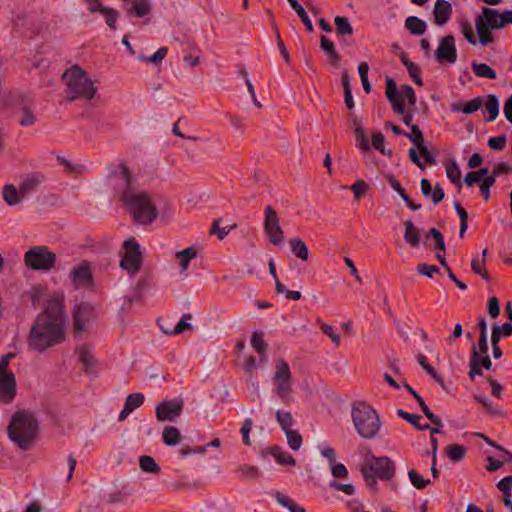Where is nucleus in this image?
<instances>
[{
    "instance_id": "nucleus-39",
    "label": "nucleus",
    "mask_w": 512,
    "mask_h": 512,
    "mask_svg": "<svg viewBox=\"0 0 512 512\" xmlns=\"http://www.w3.org/2000/svg\"><path fill=\"white\" fill-rule=\"evenodd\" d=\"M334 23L336 26L335 34L337 38L352 34V25L350 24L348 18L343 16H336L334 18Z\"/></svg>"
},
{
    "instance_id": "nucleus-41",
    "label": "nucleus",
    "mask_w": 512,
    "mask_h": 512,
    "mask_svg": "<svg viewBox=\"0 0 512 512\" xmlns=\"http://www.w3.org/2000/svg\"><path fill=\"white\" fill-rule=\"evenodd\" d=\"M2 194L3 199L10 206L18 204L23 198L21 196L20 190H17L13 185L4 186Z\"/></svg>"
},
{
    "instance_id": "nucleus-14",
    "label": "nucleus",
    "mask_w": 512,
    "mask_h": 512,
    "mask_svg": "<svg viewBox=\"0 0 512 512\" xmlns=\"http://www.w3.org/2000/svg\"><path fill=\"white\" fill-rule=\"evenodd\" d=\"M94 318V308L88 303H80L73 311L74 332L76 336L82 334Z\"/></svg>"
},
{
    "instance_id": "nucleus-60",
    "label": "nucleus",
    "mask_w": 512,
    "mask_h": 512,
    "mask_svg": "<svg viewBox=\"0 0 512 512\" xmlns=\"http://www.w3.org/2000/svg\"><path fill=\"white\" fill-rule=\"evenodd\" d=\"M399 97H403V100L406 99L412 106H414L417 101L414 89L408 84L401 85Z\"/></svg>"
},
{
    "instance_id": "nucleus-17",
    "label": "nucleus",
    "mask_w": 512,
    "mask_h": 512,
    "mask_svg": "<svg viewBox=\"0 0 512 512\" xmlns=\"http://www.w3.org/2000/svg\"><path fill=\"white\" fill-rule=\"evenodd\" d=\"M16 395V379L13 373L0 375V401L10 403Z\"/></svg>"
},
{
    "instance_id": "nucleus-2",
    "label": "nucleus",
    "mask_w": 512,
    "mask_h": 512,
    "mask_svg": "<svg viewBox=\"0 0 512 512\" xmlns=\"http://www.w3.org/2000/svg\"><path fill=\"white\" fill-rule=\"evenodd\" d=\"M113 176L123 186L120 191V201L132 218L142 225L152 223L158 216L157 208L148 193L135 187L127 166L123 163L119 164Z\"/></svg>"
},
{
    "instance_id": "nucleus-1",
    "label": "nucleus",
    "mask_w": 512,
    "mask_h": 512,
    "mask_svg": "<svg viewBox=\"0 0 512 512\" xmlns=\"http://www.w3.org/2000/svg\"><path fill=\"white\" fill-rule=\"evenodd\" d=\"M64 299L60 295L51 297L33 323L29 336L28 347L39 353L61 343L65 338Z\"/></svg>"
},
{
    "instance_id": "nucleus-26",
    "label": "nucleus",
    "mask_w": 512,
    "mask_h": 512,
    "mask_svg": "<svg viewBox=\"0 0 512 512\" xmlns=\"http://www.w3.org/2000/svg\"><path fill=\"white\" fill-rule=\"evenodd\" d=\"M90 12H100L104 17L106 24L112 29L116 30V21L119 17L117 10L103 5H92L89 7Z\"/></svg>"
},
{
    "instance_id": "nucleus-45",
    "label": "nucleus",
    "mask_w": 512,
    "mask_h": 512,
    "mask_svg": "<svg viewBox=\"0 0 512 512\" xmlns=\"http://www.w3.org/2000/svg\"><path fill=\"white\" fill-rule=\"evenodd\" d=\"M354 136L356 140V145L360 149L361 152L366 153L370 152L371 148L368 142L367 135L361 126H356L354 128Z\"/></svg>"
},
{
    "instance_id": "nucleus-24",
    "label": "nucleus",
    "mask_w": 512,
    "mask_h": 512,
    "mask_svg": "<svg viewBox=\"0 0 512 512\" xmlns=\"http://www.w3.org/2000/svg\"><path fill=\"white\" fill-rule=\"evenodd\" d=\"M15 115L18 118V123L22 127L32 126L37 118L30 109L27 100H23L19 107L15 110Z\"/></svg>"
},
{
    "instance_id": "nucleus-46",
    "label": "nucleus",
    "mask_w": 512,
    "mask_h": 512,
    "mask_svg": "<svg viewBox=\"0 0 512 512\" xmlns=\"http://www.w3.org/2000/svg\"><path fill=\"white\" fill-rule=\"evenodd\" d=\"M372 146L375 150L379 151L382 155L391 157L393 151L391 149H386L384 146L385 137L381 132H376L372 134L371 137Z\"/></svg>"
},
{
    "instance_id": "nucleus-64",
    "label": "nucleus",
    "mask_w": 512,
    "mask_h": 512,
    "mask_svg": "<svg viewBox=\"0 0 512 512\" xmlns=\"http://www.w3.org/2000/svg\"><path fill=\"white\" fill-rule=\"evenodd\" d=\"M416 270L419 274L426 276L428 278H433V275L435 273H440V270L436 265H431L427 263L418 264Z\"/></svg>"
},
{
    "instance_id": "nucleus-49",
    "label": "nucleus",
    "mask_w": 512,
    "mask_h": 512,
    "mask_svg": "<svg viewBox=\"0 0 512 512\" xmlns=\"http://www.w3.org/2000/svg\"><path fill=\"white\" fill-rule=\"evenodd\" d=\"M277 422L279 423L282 430L285 432L291 430L294 425V419L290 412L284 410H277L275 413Z\"/></svg>"
},
{
    "instance_id": "nucleus-56",
    "label": "nucleus",
    "mask_w": 512,
    "mask_h": 512,
    "mask_svg": "<svg viewBox=\"0 0 512 512\" xmlns=\"http://www.w3.org/2000/svg\"><path fill=\"white\" fill-rule=\"evenodd\" d=\"M404 135L416 146V148L425 144L423 132L420 130L419 126H417V125H412L411 133L407 134L405 132Z\"/></svg>"
},
{
    "instance_id": "nucleus-19",
    "label": "nucleus",
    "mask_w": 512,
    "mask_h": 512,
    "mask_svg": "<svg viewBox=\"0 0 512 512\" xmlns=\"http://www.w3.org/2000/svg\"><path fill=\"white\" fill-rule=\"evenodd\" d=\"M484 104V96H478L470 101L458 100L450 105L452 112H462L464 114H473L478 111Z\"/></svg>"
},
{
    "instance_id": "nucleus-63",
    "label": "nucleus",
    "mask_w": 512,
    "mask_h": 512,
    "mask_svg": "<svg viewBox=\"0 0 512 512\" xmlns=\"http://www.w3.org/2000/svg\"><path fill=\"white\" fill-rule=\"evenodd\" d=\"M385 94H386V98H387L388 101H392L395 98H398L399 94H400V91H398L396 82L394 81V79H392L390 77L386 78V91H385Z\"/></svg>"
},
{
    "instance_id": "nucleus-43",
    "label": "nucleus",
    "mask_w": 512,
    "mask_h": 512,
    "mask_svg": "<svg viewBox=\"0 0 512 512\" xmlns=\"http://www.w3.org/2000/svg\"><path fill=\"white\" fill-rule=\"evenodd\" d=\"M139 466L143 472L158 474L161 469L153 457L144 455L139 458Z\"/></svg>"
},
{
    "instance_id": "nucleus-30",
    "label": "nucleus",
    "mask_w": 512,
    "mask_h": 512,
    "mask_svg": "<svg viewBox=\"0 0 512 512\" xmlns=\"http://www.w3.org/2000/svg\"><path fill=\"white\" fill-rule=\"evenodd\" d=\"M471 67L477 77L491 80L497 78V72L486 63L472 62Z\"/></svg>"
},
{
    "instance_id": "nucleus-22",
    "label": "nucleus",
    "mask_w": 512,
    "mask_h": 512,
    "mask_svg": "<svg viewBox=\"0 0 512 512\" xmlns=\"http://www.w3.org/2000/svg\"><path fill=\"white\" fill-rule=\"evenodd\" d=\"M129 14L136 17H144L151 12L149 0H123Z\"/></svg>"
},
{
    "instance_id": "nucleus-32",
    "label": "nucleus",
    "mask_w": 512,
    "mask_h": 512,
    "mask_svg": "<svg viewBox=\"0 0 512 512\" xmlns=\"http://www.w3.org/2000/svg\"><path fill=\"white\" fill-rule=\"evenodd\" d=\"M430 238L434 241V250L438 252L445 253L446 244L444 241V236L440 230L436 228H431L425 235V240L428 241Z\"/></svg>"
},
{
    "instance_id": "nucleus-50",
    "label": "nucleus",
    "mask_w": 512,
    "mask_h": 512,
    "mask_svg": "<svg viewBox=\"0 0 512 512\" xmlns=\"http://www.w3.org/2000/svg\"><path fill=\"white\" fill-rule=\"evenodd\" d=\"M446 176L459 189L462 187L461 170L455 161H452L451 165L447 167Z\"/></svg>"
},
{
    "instance_id": "nucleus-12",
    "label": "nucleus",
    "mask_w": 512,
    "mask_h": 512,
    "mask_svg": "<svg viewBox=\"0 0 512 512\" xmlns=\"http://www.w3.org/2000/svg\"><path fill=\"white\" fill-rule=\"evenodd\" d=\"M183 406L182 398L164 400L155 408L156 417L160 422H176L182 413Z\"/></svg>"
},
{
    "instance_id": "nucleus-27",
    "label": "nucleus",
    "mask_w": 512,
    "mask_h": 512,
    "mask_svg": "<svg viewBox=\"0 0 512 512\" xmlns=\"http://www.w3.org/2000/svg\"><path fill=\"white\" fill-rule=\"evenodd\" d=\"M483 106L488 114L486 120L488 122H493L499 115L500 102L498 97L495 94H490L486 98L484 97Z\"/></svg>"
},
{
    "instance_id": "nucleus-3",
    "label": "nucleus",
    "mask_w": 512,
    "mask_h": 512,
    "mask_svg": "<svg viewBox=\"0 0 512 512\" xmlns=\"http://www.w3.org/2000/svg\"><path fill=\"white\" fill-rule=\"evenodd\" d=\"M39 422L33 413L26 410L16 411L7 427L8 438L20 449L27 451L37 440Z\"/></svg>"
},
{
    "instance_id": "nucleus-40",
    "label": "nucleus",
    "mask_w": 512,
    "mask_h": 512,
    "mask_svg": "<svg viewBox=\"0 0 512 512\" xmlns=\"http://www.w3.org/2000/svg\"><path fill=\"white\" fill-rule=\"evenodd\" d=\"M251 346L259 354L260 359L263 360L267 348V344L264 341V335L261 331L253 332L251 336Z\"/></svg>"
},
{
    "instance_id": "nucleus-31",
    "label": "nucleus",
    "mask_w": 512,
    "mask_h": 512,
    "mask_svg": "<svg viewBox=\"0 0 512 512\" xmlns=\"http://www.w3.org/2000/svg\"><path fill=\"white\" fill-rule=\"evenodd\" d=\"M41 183V178L37 175H33L25 178L19 185L21 196L24 198L28 194L36 191L38 185Z\"/></svg>"
},
{
    "instance_id": "nucleus-9",
    "label": "nucleus",
    "mask_w": 512,
    "mask_h": 512,
    "mask_svg": "<svg viewBox=\"0 0 512 512\" xmlns=\"http://www.w3.org/2000/svg\"><path fill=\"white\" fill-rule=\"evenodd\" d=\"M475 24H481L487 30L502 29L507 24H512V10L500 13L497 9L483 7L482 13L475 20Z\"/></svg>"
},
{
    "instance_id": "nucleus-57",
    "label": "nucleus",
    "mask_w": 512,
    "mask_h": 512,
    "mask_svg": "<svg viewBox=\"0 0 512 512\" xmlns=\"http://www.w3.org/2000/svg\"><path fill=\"white\" fill-rule=\"evenodd\" d=\"M144 402V395L141 393H134L127 396L124 406L131 412L140 407Z\"/></svg>"
},
{
    "instance_id": "nucleus-48",
    "label": "nucleus",
    "mask_w": 512,
    "mask_h": 512,
    "mask_svg": "<svg viewBox=\"0 0 512 512\" xmlns=\"http://www.w3.org/2000/svg\"><path fill=\"white\" fill-rule=\"evenodd\" d=\"M196 255L197 252L193 247H187L184 250L177 252L176 257L180 259L182 272L187 270L190 260L194 259Z\"/></svg>"
},
{
    "instance_id": "nucleus-62",
    "label": "nucleus",
    "mask_w": 512,
    "mask_h": 512,
    "mask_svg": "<svg viewBox=\"0 0 512 512\" xmlns=\"http://www.w3.org/2000/svg\"><path fill=\"white\" fill-rule=\"evenodd\" d=\"M507 143V137L505 134L491 137L488 140V147L494 151H501L505 148Z\"/></svg>"
},
{
    "instance_id": "nucleus-18",
    "label": "nucleus",
    "mask_w": 512,
    "mask_h": 512,
    "mask_svg": "<svg viewBox=\"0 0 512 512\" xmlns=\"http://www.w3.org/2000/svg\"><path fill=\"white\" fill-rule=\"evenodd\" d=\"M320 48L327 57V64L338 69L341 67L342 56L336 50L335 45L327 37H320Z\"/></svg>"
},
{
    "instance_id": "nucleus-42",
    "label": "nucleus",
    "mask_w": 512,
    "mask_h": 512,
    "mask_svg": "<svg viewBox=\"0 0 512 512\" xmlns=\"http://www.w3.org/2000/svg\"><path fill=\"white\" fill-rule=\"evenodd\" d=\"M486 255H487V249H484L482 252V261L480 262L479 259L474 258L471 262V269L475 274H478L484 280L489 281L490 275L485 268Z\"/></svg>"
},
{
    "instance_id": "nucleus-7",
    "label": "nucleus",
    "mask_w": 512,
    "mask_h": 512,
    "mask_svg": "<svg viewBox=\"0 0 512 512\" xmlns=\"http://www.w3.org/2000/svg\"><path fill=\"white\" fill-rule=\"evenodd\" d=\"M293 382L289 364L283 359L277 360L272 375V391L283 403L292 401Z\"/></svg>"
},
{
    "instance_id": "nucleus-51",
    "label": "nucleus",
    "mask_w": 512,
    "mask_h": 512,
    "mask_svg": "<svg viewBox=\"0 0 512 512\" xmlns=\"http://www.w3.org/2000/svg\"><path fill=\"white\" fill-rule=\"evenodd\" d=\"M270 453L275 457L276 461L279 464L293 466L296 463L294 457H292L290 454L286 453L285 451L281 450L280 448H277V447L270 448Z\"/></svg>"
},
{
    "instance_id": "nucleus-35",
    "label": "nucleus",
    "mask_w": 512,
    "mask_h": 512,
    "mask_svg": "<svg viewBox=\"0 0 512 512\" xmlns=\"http://www.w3.org/2000/svg\"><path fill=\"white\" fill-rule=\"evenodd\" d=\"M162 439L167 446H175L180 442L181 434L176 427L166 426L162 432Z\"/></svg>"
},
{
    "instance_id": "nucleus-15",
    "label": "nucleus",
    "mask_w": 512,
    "mask_h": 512,
    "mask_svg": "<svg viewBox=\"0 0 512 512\" xmlns=\"http://www.w3.org/2000/svg\"><path fill=\"white\" fill-rule=\"evenodd\" d=\"M435 58L439 63L453 64L457 60V50L455 46V39L453 35L444 36L440 42L437 50L435 51Z\"/></svg>"
},
{
    "instance_id": "nucleus-21",
    "label": "nucleus",
    "mask_w": 512,
    "mask_h": 512,
    "mask_svg": "<svg viewBox=\"0 0 512 512\" xmlns=\"http://www.w3.org/2000/svg\"><path fill=\"white\" fill-rule=\"evenodd\" d=\"M386 180L391 188L398 193L406 205L413 211H418L421 208L420 204H416L412 201L411 197L406 193L405 189L401 186L399 180L393 174H387Z\"/></svg>"
},
{
    "instance_id": "nucleus-28",
    "label": "nucleus",
    "mask_w": 512,
    "mask_h": 512,
    "mask_svg": "<svg viewBox=\"0 0 512 512\" xmlns=\"http://www.w3.org/2000/svg\"><path fill=\"white\" fill-rule=\"evenodd\" d=\"M404 240L411 247H418L420 243V232L419 229L414 225L411 220L404 221Z\"/></svg>"
},
{
    "instance_id": "nucleus-11",
    "label": "nucleus",
    "mask_w": 512,
    "mask_h": 512,
    "mask_svg": "<svg viewBox=\"0 0 512 512\" xmlns=\"http://www.w3.org/2000/svg\"><path fill=\"white\" fill-rule=\"evenodd\" d=\"M264 231L268 236L269 242L273 245H280L284 241V233L279 224V217L271 205H267L264 210Z\"/></svg>"
},
{
    "instance_id": "nucleus-4",
    "label": "nucleus",
    "mask_w": 512,
    "mask_h": 512,
    "mask_svg": "<svg viewBox=\"0 0 512 512\" xmlns=\"http://www.w3.org/2000/svg\"><path fill=\"white\" fill-rule=\"evenodd\" d=\"M62 79L67 86V99L74 101L78 98L92 99L96 94V87L87 73L78 65H74L67 69Z\"/></svg>"
},
{
    "instance_id": "nucleus-6",
    "label": "nucleus",
    "mask_w": 512,
    "mask_h": 512,
    "mask_svg": "<svg viewBox=\"0 0 512 512\" xmlns=\"http://www.w3.org/2000/svg\"><path fill=\"white\" fill-rule=\"evenodd\" d=\"M359 468L368 486L377 485V479L390 481L396 474V464L388 456L371 457L369 462H361Z\"/></svg>"
},
{
    "instance_id": "nucleus-5",
    "label": "nucleus",
    "mask_w": 512,
    "mask_h": 512,
    "mask_svg": "<svg viewBox=\"0 0 512 512\" xmlns=\"http://www.w3.org/2000/svg\"><path fill=\"white\" fill-rule=\"evenodd\" d=\"M382 426L377 411L367 402L354 401V429L365 439H375Z\"/></svg>"
},
{
    "instance_id": "nucleus-16",
    "label": "nucleus",
    "mask_w": 512,
    "mask_h": 512,
    "mask_svg": "<svg viewBox=\"0 0 512 512\" xmlns=\"http://www.w3.org/2000/svg\"><path fill=\"white\" fill-rule=\"evenodd\" d=\"M70 279L77 289L92 287L93 276L90 263L83 261L78 266L74 267L70 273Z\"/></svg>"
},
{
    "instance_id": "nucleus-38",
    "label": "nucleus",
    "mask_w": 512,
    "mask_h": 512,
    "mask_svg": "<svg viewBox=\"0 0 512 512\" xmlns=\"http://www.w3.org/2000/svg\"><path fill=\"white\" fill-rule=\"evenodd\" d=\"M288 2L291 8L296 12L301 21L304 23L307 31L312 32L314 29L313 24L303 6L298 2V0H288Z\"/></svg>"
},
{
    "instance_id": "nucleus-36",
    "label": "nucleus",
    "mask_w": 512,
    "mask_h": 512,
    "mask_svg": "<svg viewBox=\"0 0 512 512\" xmlns=\"http://www.w3.org/2000/svg\"><path fill=\"white\" fill-rule=\"evenodd\" d=\"M341 85L344 90L345 104L348 110H352V90L350 87V74L348 69H343L341 73Z\"/></svg>"
},
{
    "instance_id": "nucleus-34",
    "label": "nucleus",
    "mask_w": 512,
    "mask_h": 512,
    "mask_svg": "<svg viewBox=\"0 0 512 512\" xmlns=\"http://www.w3.org/2000/svg\"><path fill=\"white\" fill-rule=\"evenodd\" d=\"M291 252L301 260L306 261L308 259V248L304 241L300 238H292L289 241Z\"/></svg>"
},
{
    "instance_id": "nucleus-25",
    "label": "nucleus",
    "mask_w": 512,
    "mask_h": 512,
    "mask_svg": "<svg viewBox=\"0 0 512 512\" xmlns=\"http://www.w3.org/2000/svg\"><path fill=\"white\" fill-rule=\"evenodd\" d=\"M79 360L83 365V369L90 375H96L97 361L86 346H80L77 348Z\"/></svg>"
},
{
    "instance_id": "nucleus-13",
    "label": "nucleus",
    "mask_w": 512,
    "mask_h": 512,
    "mask_svg": "<svg viewBox=\"0 0 512 512\" xmlns=\"http://www.w3.org/2000/svg\"><path fill=\"white\" fill-rule=\"evenodd\" d=\"M491 370L492 361L488 353L480 354L476 344L473 342L469 359V378L474 381L476 376H483L482 369Z\"/></svg>"
},
{
    "instance_id": "nucleus-53",
    "label": "nucleus",
    "mask_w": 512,
    "mask_h": 512,
    "mask_svg": "<svg viewBox=\"0 0 512 512\" xmlns=\"http://www.w3.org/2000/svg\"><path fill=\"white\" fill-rule=\"evenodd\" d=\"M369 65L367 62H361L358 65V74L360 76V80L363 86L364 91L369 94L372 91V86L368 79Z\"/></svg>"
},
{
    "instance_id": "nucleus-37",
    "label": "nucleus",
    "mask_w": 512,
    "mask_h": 512,
    "mask_svg": "<svg viewBox=\"0 0 512 512\" xmlns=\"http://www.w3.org/2000/svg\"><path fill=\"white\" fill-rule=\"evenodd\" d=\"M416 359L419 363V365L442 387H444V380L443 377L438 374L435 369L429 364L426 356L422 353H419L416 356Z\"/></svg>"
},
{
    "instance_id": "nucleus-10",
    "label": "nucleus",
    "mask_w": 512,
    "mask_h": 512,
    "mask_svg": "<svg viewBox=\"0 0 512 512\" xmlns=\"http://www.w3.org/2000/svg\"><path fill=\"white\" fill-rule=\"evenodd\" d=\"M123 247L125 252L121 258L120 267L130 275H134L139 271L142 264V253L139 244L134 238H130L123 243Z\"/></svg>"
},
{
    "instance_id": "nucleus-20",
    "label": "nucleus",
    "mask_w": 512,
    "mask_h": 512,
    "mask_svg": "<svg viewBox=\"0 0 512 512\" xmlns=\"http://www.w3.org/2000/svg\"><path fill=\"white\" fill-rule=\"evenodd\" d=\"M433 14L435 24L443 26L451 17L452 5L446 0H436Z\"/></svg>"
},
{
    "instance_id": "nucleus-23",
    "label": "nucleus",
    "mask_w": 512,
    "mask_h": 512,
    "mask_svg": "<svg viewBox=\"0 0 512 512\" xmlns=\"http://www.w3.org/2000/svg\"><path fill=\"white\" fill-rule=\"evenodd\" d=\"M396 414L398 417L404 419L408 423H410L412 426H414L415 429L422 431V430H430L432 434H440L442 431L437 428H432L429 424L422 425L420 423V419L422 418L421 415H416L409 413L403 409H397Z\"/></svg>"
},
{
    "instance_id": "nucleus-52",
    "label": "nucleus",
    "mask_w": 512,
    "mask_h": 512,
    "mask_svg": "<svg viewBox=\"0 0 512 512\" xmlns=\"http://www.w3.org/2000/svg\"><path fill=\"white\" fill-rule=\"evenodd\" d=\"M408 477L411 484L418 490L425 489L431 484L429 479H424L416 470L411 469L408 471Z\"/></svg>"
},
{
    "instance_id": "nucleus-59",
    "label": "nucleus",
    "mask_w": 512,
    "mask_h": 512,
    "mask_svg": "<svg viewBox=\"0 0 512 512\" xmlns=\"http://www.w3.org/2000/svg\"><path fill=\"white\" fill-rule=\"evenodd\" d=\"M500 301L496 296H492L487 301V312L492 319H496L500 315Z\"/></svg>"
},
{
    "instance_id": "nucleus-55",
    "label": "nucleus",
    "mask_w": 512,
    "mask_h": 512,
    "mask_svg": "<svg viewBox=\"0 0 512 512\" xmlns=\"http://www.w3.org/2000/svg\"><path fill=\"white\" fill-rule=\"evenodd\" d=\"M285 435H286L289 447L294 451H298L303 442L302 436L299 434V432L291 429V430L285 431Z\"/></svg>"
},
{
    "instance_id": "nucleus-29",
    "label": "nucleus",
    "mask_w": 512,
    "mask_h": 512,
    "mask_svg": "<svg viewBox=\"0 0 512 512\" xmlns=\"http://www.w3.org/2000/svg\"><path fill=\"white\" fill-rule=\"evenodd\" d=\"M405 28L412 35H423L427 29V24L424 20L417 16H409L405 20Z\"/></svg>"
},
{
    "instance_id": "nucleus-44",
    "label": "nucleus",
    "mask_w": 512,
    "mask_h": 512,
    "mask_svg": "<svg viewBox=\"0 0 512 512\" xmlns=\"http://www.w3.org/2000/svg\"><path fill=\"white\" fill-rule=\"evenodd\" d=\"M445 451L447 457L454 462H460L466 456V448L460 444L448 445Z\"/></svg>"
},
{
    "instance_id": "nucleus-54",
    "label": "nucleus",
    "mask_w": 512,
    "mask_h": 512,
    "mask_svg": "<svg viewBox=\"0 0 512 512\" xmlns=\"http://www.w3.org/2000/svg\"><path fill=\"white\" fill-rule=\"evenodd\" d=\"M201 486V482L196 481H186L184 479L175 481L172 483V490L173 491H190V490H196Z\"/></svg>"
},
{
    "instance_id": "nucleus-33",
    "label": "nucleus",
    "mask_w": 512,
    "mask_h": 512,
    "mask_svg": "<svg viewBox=\"0 0 512 512\" xmlns=\"http://www.w3.org/2000/svg\"><path fill=\"white\" fill-rule=\"evenodd\" d=\"M275 500L279 505L285 507L289 510V512H306L305 509L299 505H297L293 500H291L288 496L282 494L279 491H276L273 494Z\"/></svg>"
},
{
    "instance_id": "nucleus-8",
    "label": "nucleus",
    "mask_w": 512,
    "mask_h": 512,
    "mask_svg": "<svg viewBox=\"0 0 512 512\" xmlns=\"http://www.w3.org/2000/svg\"><path fill=\"white\" fill-rule=\"evenodd\" d=\"M55 263V253L43 245L30 248L24 255V264L30 270L50 271Z\"/></svg>"
},
{
    "instance_id": "nucleus-47",
    "label": "nucleus",
    "mask_w": 512,
    "mask_h": 512,
    "mask_svg": "<svg viewBox=\"0 0 512 512\" xmlns=\"http://www.w3.org/2000/svg\"><path fill=\"white\" fill-rule=\"evenodd\" d=\"M453 206L455 211L457 212L459 218H460V229H459V237L463 238L465 232L468 229V213L467 211L461 206V204L458 201L453 202Z\"/></svg>"
},
{
    "instance_id": "nucleus-58",
    "label": "nucleus",
    "mask_w": 512,
    "mask_h": 512,
    "mask_svg": "<svg viewBox=\"0 0 512 512\" xmlns=\"http://www.w3.org/2000/svg\"><path fill=\"white\" fill-rule=\"evenodd\" d=\"M475 26L481 45L486 46L494 41L492 30H487L481 24H475Z\"/></svg>"
},
{
    "instance_id": "nucleus-61",
    "label": "nucleus",
    "mask_w": 512,
    "mask_h": 512,
    "mask_svg": "<svg viewBox=\"0 0 512 512\" xmlns=\"http://www.w3.org/2000/svg\"><path fill=\"white\" fill-rule=\"evenodd\" d=\"M461 32L467 42L473 46L477 44V38L473 32L472 26L468 21H463L461 23Z\"/></svg>"
}]
</instances>
